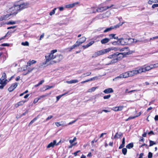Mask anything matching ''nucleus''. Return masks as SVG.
I'll use <instances>...</instances> for the list:
<instances>
[{"mask_svg":"<svg viewBox=\"0 0 158 158\" xmlns=\"http://www.w3.org/2000/svg\"><path fill=\"white\" fill-rule=\"evenodd\" d=\"M128 77H129V76L128 72H126L120 74L118 76L113 79V80H114L115 79L118 78H126Z\"/></svg>","mask_w":158,"mask_h":158,"instance_id":"obj_13","label":"nucleus"},{"mask_svg":"<svg viewBox=\"0 0 158 158\" xmlns=\"http://www.w3.org/2000/svg\"><path fill=\"white\" fill-rule=\"evenodd\" d=\"M152 152H150L148 153V158H152Z\"/></svg>","mask_w":158,"mask_h":158,"instance_id":"obj_45","label":"nucleus"},{"mask_svg":"<svg viewBox=\"0 0 158 158\" xmlns=\"http://www.w3.org/2000/svg\"><path fill=\"white\" fill-rule=\"evenodd\" d=\"M55 124L57 127H59L60 126L64 125L63 124H60L59 122H56L55 123Z\"/></svg>","mask_w":158,"mask_h":158,"instance_id":"obj_46","label":"nucleus"},{"mask_svg":"<svg viewBox=\"0 0 158 158\" xmlns=\"http://www.w3.org/2000/svg\"><path fill=\"white\" fill-rule=\"evenodd\" d=\"M91 74V72H87L86 73H84L83 74L82 76V77H84V76H89Z\"/></svg>","mask_w":158,"mask_h":158,"instance_id":"obj_39","label":"nucleus"},{"mask_svg":"<svg viewBox=\"0 0 158 158\" xmlns=\"http://www.w3.org/2000/svg\"><path fill=\"white\" fill-rule=\"evenodd\" d=\"M59 9L60 11H63L64 10V8L63 7H59Z\"/></svg>","mask_w":158,"mask_h":158,"instance_id":"obj_61","label":"nucleus"},{"mask_svg":"<svg viewBox=\"0 0 158 158\" xmlns=\"http://www.w3.org/2000/svg\"><path fill=\"white\" fill-rule=\"evenodd\" d=\"M127 149L125 148H123L122 150V152L124 155H126L127 154Z\"/></svg>","mask_w":158,"mask_h":158,"instance_id":"obj_35","label":"nucleus"},{"mask_svg":"<svg viewBox=\"0 0 158 158\" xmlns=\"http://www.w3.org/2000/svg\"><path fill=\"white\" fill-rule=\"evenodd\" d=\"M80 151L79 150L76 151V152L73 153V154L75 156H76L77 155V153L79 152H80Z\"/></svg>","mask_w":158,"mask_h":158,"instance_id":"obj_53","label":"nucleus"},{"mask_svg":"<svg viewBox=\"0 0 158 158\" xmlns=\"http://www.w3.org/2000/svg\"><path fill=\"white\" fill-rule=\"evenodd\" d=\"M154 68H156L158 67V63H156L153 64Z\"/></svg>","mask_w":158,"mask_h":158,"instance_id":"obj_64","label":"nucleus"},{"mask_svg":"<svg viewBox=\"0 0 158 158\" xmlns=\"http://www.w3.org/2000/svg\"><path fill=\"white\" fill-rule=\"evenodd\" d=\"M154 119L156 121L158 120V115H156L155 116L154 118Z\"/></svg>","mask_w":158,"mask_h":158,"instance_id":"obj_58","label":"nucleus"},{"mask_svg":"<svg viewBox=\"0 0 158 158\" xmlns=\"http://www.w3.org/2000/svg\"><path fill=\"white\" fill-rule=\"evenodd\" d=\"M57 52L56 49L53 50L49 53H48L45 56L46 61L43 63V64L44 65L47 64L52 60L55 59L56 57V55H55L54 53Z\"/></svg>","mask_w":158,"mask_h":158,"instance_id":"obj_1","label":"nucleus"},{"mask_svg":"<svg viewBox=\"0 0 158 158\" xmlns=\"http://www.w3.org/2000/svg\"><path fill=\"white\" fill-rule=\"evenodd\" d=\"M133 147V143H130L128 144L126 146V148L128 149L132 148Z\"/></svg>","mask_w":158,"mask_h":158,"instance_id":"obj_28","label":"nucleus"},{"mask_svg":"<svg viewBox=\"0 0 158 158\" xmlns=\"http://www.w3.org/2000/svg\"><path fill=\"white\" fill-rule=\"evenodd\" d=\"M44 36V33L42 34L40 36V40H41L42 38H43Z\"/></svg>","mask_w":158,"mask_h":158,"instance_id":"obj_59","label":"nucleus"},{"mask_svg":"<svg viewBox=\"0 0 158 158\" xmlns=\"http://www.w3.org/2000/svg\"><path fill=\"white\" fill-rule=\"evenodd\" d=\"M129 77H132L135 75L139 73H140L139 72V69H135L130 71L128 72Z\"/></svg>","mask_w":158,"mask_h":158,"instance_id":"obj_10","label":"nucleus"},{"mask_svg":"<svg viewBox=\"0 0 158 158\" xmlns=\"http://www.w3.org/2000/svg\"><path fill=\"white\" fill-rule=\"evenodd\" d=\"M115 34H110L109 35V36L110 37V39H114L116 40H117L118 39V36H115L116 35Z\"/></svg>","mask_w":158,"mask_h":158,"instance_id":"obj_21","label":"nucleus"},{"mask_svg":"<svg viewBox=\"0 0 158 158\" xmlns=\"http://www.w3.org/2000/svg\"><path fill=\"white\" fill-rule=\"evenodd\" d=\"M79 4V2H75L74 3L67 5L65 6V7L66 8H72L74 7L76 5H78Z\"/></svg>","mask_w":158,"mask_h":158,"instance_id":"obj_15","label":"nucleus"},{"mask_svg":"<svg viewBox=\"0 0 158 158\" xmlns=\"http://www.w3.org/2000/svg\"><path fill=\"white\" fill-rule=\"evenodd\" d=\"M107 52L108 51L107 50V48L95 52L94 54H93V55L92 56V57H96L98 56H100L102 55H103L104 54L107 53Z\"/></svg>","mask_w":158,"mask_h":158,"instance_id":"obj_7","label":"nucleus"},{"mask_svg":"<svg viewBox=\"0 0 158 158\" xmlns=\"http://www.w3.org/2000/svg\"><path fill=\"white\" fill-rule=\"evenodd\" d=\"M56 56V57L55 58L56 59V60L51 61V64H52L54 63L59 62L63 59V56L61 54L57 55Z\"/></svg>","mask_w":158,"mask_h":158,"instance_id":"obj_11","label":"nucleus"},{"mask_svg":"<svg viewBox=\"0 0 158 158\" xmlns=\"http://www.w3.org/2000/svg\"><path fill=\"white\" fill-rule=\"evenodd\" d=\"M39 100L38 99V98H36L34 99L33 102L34 103H36Z\"/></svg>","mask_w":158,"mask_h":158,"instance_id":"obj_52","label":"nucleus"},{"mask_svg":"<svg viewBox=\"0 0 158 158\" xmlns=\"http://www.w3.org/2000/svg\"><path fill=\"white\" fill-rule=\"evenodd\" d=\"M21 44L24 46H28L29 45V43L27 41H25L24 42H22Z\"/></svg>","mask_w":158,"mask_h":158,"instance_id":"obj_34","label":"nucleus"},{"mask_svg":"<svg viewBox=\"0 0 158 158\" xmlns=\"http://www.w3.org/2000/svg\"><path fill=\"white\" fill-rule=\"evenodd\" d=\"M102 112H105L106 113H107V112H110V111H109L108 110H102V112H100V113L101 114Z\"/></svg>","mask_w":158,"mask_h":158,"instance_id":"obj_54","label":"nucleus"},{"mask_svg":"<svg viewBox=\"0 0 158 158\" xmlns=\"http://www.w3.org/2000/svg\"><path fill=\"white\" fill-rule=\"evenodd\" d=\"M138 90H132L130 91H129L128 92V93H133L135 91H137Z\"/></svg>","mask_w":158,"mask_h":158,"instance_id":"obj_57","label":"nucleus"},{"mask_svg":"<svg viewBox=\"0 0 158 158\" xmlns=\"http://www.w3.org/2000/svg\"><path fill=\"white\" fill-rule=\"evenodd\" d=\"M113 92V90L111 88H109L106 89L104 90L103 91V92L105 94H108Z\"/></svg>","mask_w":158,"mask_h":158,"instance_id":"obj_20","label":"nucleus"},{"mask_svg":"<svg viewBox=\"0 0 158 158\" xmlns=\"http://www.w3.org/2000/svg\"><path fill=\"white\" fill-rule=\"evenodd\" d=\"M125 139L123 138L122 140V142L121 145L119 146V149H120L123 148L125 146Z\"/></svg>","mask_w":158,"mask_h":158,"instance_id":"obj_25","label":"nucleus"},{"mask_svg":"<svg viewBox=\"0 0 158 158\" xmlns=\"http://www.w3.org/2000/svg\"><path fill=\"white\" fill-rule=\"evenodd\" d=\"M127 49H128V48H126V47H125V48H122L121 49H120V50H119V51H120V52H122V51H124L126 50H128Z\"/></svg>","mask_w":158,"mask_h":158,"instance_id":"obj_47","label":"nucleus"},{"mask_svg":"<svg viewBox=\"0 0 158 158\" xmlns=\"http://www.w3.org/2000/svg\"><path fill=\"white\" fill-rule=\"evenodd\" d=\"M124 23L125 22H122V23H120L118 24L115 26H112V27H114V28H118L120 26H122Z\"/></svg>","mask_w":158,"mask_h":158,"instance_id":"obj_26","label":"nucleus"},{"mask_svg":"<svg viewBox=\"0 0 158 158\" xmlns=\"http://www.w3.org/2000/svg\"><path fill=\"white\" fill-rule=\"evenodd\" d=\"M50 94H51V93H50L49 94H46L45 95H42V96H39V97H38V99L39 100H40V99H41L43 98H44V97H47V96H48L49 95H50Z\"/></svg>","mask_w":158,"mask_h":158,"instance_id":"obj_31","label":"nucleus"},{"mask_svg":"<svg viewBox=\"0 0 158 158\" xmlns=\"http://www.w3.org/2000/svg\"><path fill=\"white\" fill-rule=\"evenodd\" d=\"M96 88L94 87H93L91 88V89H89L87 92H91L93 91H94L96 89Z\"/></svg>","mask_w":158,"mask_h":158,"instance_id":"obj_33","label":"nucleus"},{"mask_svg":"<svg viewBox=\"0 0 158 158\" xmlns=\"http://www.w3.org/2000/svg\"><path fill=\"white\" fill-rule=\"evenodd\" d=\"M132 53V51H129L127 52H124L123 53H119L118 52H115L111 55H110L107 59H106V61H109V59H114L116 58L117 57L120 55V54H123V55L131 54Z\"/></svg>","mask_w":158,"mask_h":158,"instance_id":"obj_4","label":"nucleus"},{"mask_svg":"<svg viewBox=\"0 0 158 158\" xmlns=\"http://www.w3.org/2000/svg\"><path fill=\"white\" fill-rule=\"evenodd\" d=\"M6 76L5 73H3L2 76L0 78V89H2L3 87L6 85L8 81L6 79Z\"/></svg>","mask_w":158,"mask_h":158,"instance_id":"obj_3","label":"nucleus"},{"mask_svg":"<svg viewBox=\"0 0 158 158\" xmlns=\"http://www.w3.org/2000/svg\"><path fill=\"white\" fill-rule=\"evenodd\" d=\"M78 81L77 79L71 80L70 81H67L66 82L68 84H73L77 83Z\"/></svg>","mask_w":158,"mask_h":158,"instance_id":"obj_23","label":"nucleus"},{"mask_svg":"<svg viewBox=\"0 0 158 158\" xmlns=\"http://www.w3.org/2000/svg\"><path fill=\"white\" fill-rule=\"evenodd\" d=\"M148 3L149 4L151 5L153 3H158V0H149Z\"/></svg>","mask_w":158,"mask_h":158,"instance_id":"obj_27","label":"nucleus"},{"mask_svg":"<svg viewBox=\"0 0 158 158\" xmlns=\"http://www.w3.org/2000/svg\"><path fill=\"white\" fill-rule=\"evenodd\" d=\"M111 97V95L110 94H109L107 95L104 96L103 97V98L105 99H108L110 98Z\"/></svg>","mask_w":158,"mask_h":158,"instance_id":"obj_42","label":"nucleus"},{"mask_svg":"<svg viewBox=\"0 0 158 158\" xmlns=\"http://www.w3.org/2000/svg\"><path fill=\"white\" fill-rule=\"evenodd\" d=\"M26 101H22L20 102H19L17 104H16L15 105L16 107L17 108L19 107V106H22L23 105L24 103L26 102Z\"/></svg>","mask_w":158,"mask_h":158,"instance_id":"obj_24","label":"nucleus"},{"mask_svg":"<svg viewBox=\"0 0 158 158\" xmlns=\"http://www.w3.org/2000/svg\"><path fill=\"white\" fill-rule=\"evenodd\" d=\"M0 45L2 46H9V44H7L6 43H4V44H2Z\"/></svg>","mask_w":158,"mask_h":158,"instance_id":"obj_51","label":"nucleus"},{"mask_svg":"<svg viewBox=\"0 0 158 158\" xmlns=\"http://www.w3.org/2000/svg\"><path fill=\"white\" fill-rule=\"evenodd\" d=\"M94 41H92L90 42H89L88 44H87V46H88V48L92 45L94 43Z\"/></svg>","mask_w":158,"mask_h":158,"instance_id":"obj_40","label":"nucleus"},{"mask_svg":"<svg viewBox=\"0 0 158 158\" xmlns=\"http://www.w3.org/2000/svg\"><path fill=\"white\" fill-rule=\"evenodd\" d=\"M36 62V61L34 60H32L31 61H30L28 62L27 63L28 64H29V66L31 65V64H35Z\"/></svg>","mask_w":158,"mask_h":158,"instance_id":"obj_30","label":"nucleus"},{"mask_svg":"<svg viewBox=\"0 0 158 158\" xmlns=\"http://www.w3.org/2000/svg\"><path fill=\"white\" fill-rule=\"evenodd\" d=\"M118 106H115L112 109V110H113V111H118Z\"/></svg>","mask_w":158,"mask_h":158,"instance_id":"obj_44","label":"nucleus"},{"mask_svg":"<svg viewBox=\"0 0 158 158\" xmlns=\"http://www.w3.org/2000/svg\"><path fill=\"white\" fill-rule=\"evenodd\" d=\"M150 144L149 145V147L152 146L156 144V143L152 140H150L149 141Z\"/></svg>","mask_w":158,"mask_h":158,"instance_id":"obj_36","label":"nucleus"},{"mask_svg":"<svg viewBox=\"0 0 158 158\" xmlns=\"http://www.w3.org/2000/svg\"><path fill=\"white\" fill-rule=\"evenodd\" d=\"M56 9V8H54L49 13L50 15H52L54 14L55 13V10Z\"/></svg>","mask_w":158,"mask_h":158,"instance_id":"obj_37","label":"nucleus"},{"mask_svg":"<svg viewBox=\"0 0 158 158\" xmlns=\"http://www.w3.org/2000/svg\"><path fill=\"white\" fill-rule=\"evenodd\" d=\"M19 11V10L18 6L17 5H14L10 8V15H15L17 14Z\"/></svg>","mask_w":158,"mask_h":158,"instance_id":"obj_9","label":"nucleus"},{"mask_svg":"<svg viewBox=\"0 0 158 158\" xmlns=\"http://www.w3.org/2000/svg\"><path fill=\"white\" fill-rule=\"evenodd\" d=\"M148 134L149 135H154V133L153 132V131H150L148 133Z\"/></svg>","mask_w":158,"mask_h":158,"instance_id":"obj_55","label":"nucleus"},{"mask_svg":"<svg viewBox=\"0 0 158 158\" xmlns=\"http://www.w3.org/2000/svg\"><path fill=\"white\" fill-rule=\"evenodd\" d=\"M16 23V22L15 21H10V25H13Z\"/></svg>","mask_w":158,"mask_h":158,"instance_id":"obj_60","label":"nucleus"},{"mask_svg":"<svg viewBox=\"0 0 158 158\" xmlns=\"http://www.w3.org/2000/svg\"><path fill=\"white\" fill-rule=\"evenodd\" d=\"M8 34H9V32H8L7 33V34H6V35H5V36H3V37H2L1 38H0V40H3V39H5V38L6 37H7V36H8Z\"/></svg>","mask_w":158,"mask_h":158,"instance_id":"obj_43","label":"nucleus"},{"mask_svg":"<svg viewBox=\"0 0 158 158\" xmlns=\"http://www.w3.org/2000/svg\"><path fill=\"white\" fill-rule=\"evenodd\" d=\"M107 50L108 51L107 52H109L111 50H114L116 51H119L120 48L118 47L110 48H107Z\"/></svg>","mask_w":158,"mask_h":158,"instance_id":"obj_17","label":"nucleus"},{"mask_svg":"<svg viewBox=\"0 0 158 158\" xmlns=\"http://www.w3.org/2000/svg\"><path fill=\"white\" fill-rule=\"evenodd\" d=\"M136 118L135 116H130L129 117V119L130 120L132 119H134Z\"/></svg>","mask_w":158,"mask_h":158,"instance_id":"obj_62","label":"nucleus"},{"mask_svg":"<svg viewBox=\"0 0 158 158\" xmlns=\"http://www.w3.org/2000/svg\"><path fill=\"white\" fill-rule=\"evenodd\" d=\"M18 83H15L13 84L11 86H10V92L13 91L17 86Z\"/></svg>","mask_w":158,"mask_h":158,"instance_id":"obj_22","label":"nucleus"},{"mask_svg":"<svg viewBox=\"0 0 158 158\" xmlns=\"http://www.w3.org/2000/svg\"><path fill=\"white\" fill-rule=\"evenodd\" d=\"M86 40V38L85 37H83L78 39L73 46L68 48L69 49V51L70 52L73 49L78 47L81 44L84 43Z\"/></svg>","mask_w":158,"mask_h":158,"instance_id":"obj_2","label":"nucleus"},{"mask_svg":"<svg viewBox=\"0 0 158 158\" xmlns=\"http://www.w3.org/2000/svg\"><path fill=\"white\" fill-rule=\"evenodd\" d=\"M140 73L143 72H145L151 70L149 65H147V64L141 66L139 68Z\"/></svg>","mask_w":158,"mask_h":158,"instance_id":"obj_8","label":"nucleus"},{"mask_svg":"<svg viewBox=\"0 0 158 158\" xmlns=\"http://www.w3.org/2000/svg\"><path fill=\"white\" fill-rule=\"evenodd\" d=\"M114 5H111L110 6H98L97 8L96 9L97 12H102L105 11H106L107 9H108L112 6Z\"/></svg>","mask_w":158,"mask_h":158,"instance_id":"obj_6","label":"nucleus"},{"mask_svg":"<svg viewBox=\"0 0 158 158\" xmlns=\"http://www.w3.org/2000/svg\"><path fill=\"white\" fill-rule=\"evenodd\" d=\"M129 54H130L123 55V54H120V55L118 56L116 58L112 59V60L109 61L106 64V65H109L115 63H117L118 61H119L123 57H124V56L126 55H129Z\"/></svg>","mask_w":158,"mask_h":158,"instance_id":"obj_5","label":"nucleus"},{"mask_svg":"<svg viewBox=\"0 0 158 158\" xmlns=\"http://www.w3.org/2000/svg\"><path fill=\"white\" fill-rule=\"evenodd\" d=\"M114 27H111L110 28H107L104 31V32L106 33L107 32L109 31H111L112 29H113Z\"/></svg>","mask_w":158,"mask_h":158,"instance_id":"obj_32","label":"nucleus"},{"mask_svg":"<svg viewBox=\"0 0 158 158\" xmlns=\"http://www.w3.org/2000/svg\"><path fill=\"white\" fill-rule=\"evenodd\" d=\"M53 117V116L52 115L50 116H48L46 119V121H47L49 119H50Z\"/></svg>","mask_w":158,"mask_h":158,"instance_id":"obj_50","label":"nucleus"},{"mask_svg":"<svg viewBox=\"0 0 158 158\" xmlns=\"http://www.w3.org/2000/svg\"><path fill=\"white\" fill-rule=\"evenodd\" d=\"M77 120V119L72 121V122H70V123H68V125H71L72 124H73V123H75Z\"/></svg>","mask_w":158,"mask_h":158,"instance_id":"obj_49","label":"nucleus"},{"mask_svg":"<svg viewBox=\"0 0 158 158\" xmlns=\"http://www.w3.org/2000/svg\"><path fill=\"white\" fill-rule=\"evenodd\" d=\"M150 67L151 68V69H153L154 68V67L153 64H150Z\"/></svg>","mask_w":158,"mask_h":158,"instance_id":"obj_63","label":"nucleus"},{"mask_svg":"<svg viewBox=\"0 0 158 158\" xmlns=\"http://www.w3.org/2000/svg\"><path fill=\"white\" fill-rule=\"evenodd\" d=\"M18 6L19 10V11L22 10L27 8L28 7V4L27 3H23L20 5H17Z\"/></svg>","mask_w":158,"mask_h":158,"instance_id":"obj_12","label":"nucleus"},{"mask_svg":"<svg viewBox=\"0 0 158 158\" xmlns=\"http://www.w3.org/2000/svg\"><path fill=\"white\" fill-rule=\"evenodd\" d=\"M157 7H158V4H154L152 6V8L153 9Z\"/></svg>","mask_w":158,"mask_h":158,"instance_id":"obj_48","label":"nucleus"},{"mask_svg":"<svg viewBox=\"0 0 158 158\" xmlns=\"http://www.w3.org/2000/svg\"><path fill=\"white\" fill-rule=\"evenodd\" d=\"M56 140H53V142H51L48 145L47 147V148H53L54 145H56Z\"/></svg>","mask_w":158,"mask_h":158,"instance_id":"obj_16","label":"nucleus"},{"mask_svg":"<svg viewBox=\"0 0 158 158\" xmlns=\"http://www.w3.org/2000/svg\"><path fill=\"white\" fill-rule=\"evenodd\" d=\"M44 80H42L40 82L38 83V84L39 85H40L42 84L44 82Z\"/></svg>","mask_w":158,"mask_h":158,"instance_id":"obj_56","label":"nucleus"},{"mask_svg":"<svg viewBox=\"0 0 158 158\" xmlns=\"http://www.w3.org/2000/svg\"><path fill=\"white\" fill-rule=\"evenodd\" d=\"M10 16V14H7L5 15L2 16L0 18V21L6 20Z\"/></svg>","mask_w":158,"mask_h":158,"instance_id":"obj_18","label":"nucleus"},{"mask_svg":"<svg viewBox=\"0 0 158 158\" xmlns=\"http://www.w3.org/2000/svg\"><path fill=\"white\" fill-rule=\"evenodd\" d=\"M37 119V118H35L32 120L29 124V125L32 124L33 123H34Z\"/></svg>","mask_w":158,"mask_h":158,"instance_id":"obj_38","label":"nucleus"},{"mask_svg":"<svg viewBox=\"0 0 158 158\" xmlns=\"http://www.w3.org/2000/svg\"><path fill=\"white\" fill-rule=\"evenodd\" d=\"M68 92H67V93H65L64 94L62 95H59V96H57L56 97V102H57L59 100V99L63 96L64 95H65L66 94H67L68 93Z\"/></svg>","mask_w":158,"mask_h":158,"instance_id":"obj_29","label":"nucleus"},{"mask_svg":"<svg viewBox=\"0 0 158 158\" xmlns=\"http://www.w3.org/2000/svg\"><path fill=\"white\" fill-rule=\"evenodd\" d=\"M86 12L88 14L95 13L97 12L96 9L94 7L87 8L86 9Z\"/></svg>","mask_w":158,"mask_h":158,"instance_id":"obj_14","label":"nucleus"},{"mask_svg":"<svg viewBox=\"0 0 158 158\" xmlns=\"http://www.w3.org/2000/svg\"><path fill=\"white\" fill-rule=\"evenodd\" d=\"M124 108V106H118V111H121Z\"/></svg>","mask_w":158,"mask_h":158,"instance_id":"obj_41","label":"nucleus"},{"mask_svg":"<svg viewBox=\"0 0 158 158\" xmlns=\"http://www.w3.org/2000/svg\"><path fill=\"white\" fill-rule=\"evenodd\" d=\"M110 40V39L107 38H105L102 39L101 40V43L102 44H105L108 42Z\"/></svg>","mask_w":158,"mask_h":158,"instance_id":"obj_19","label":"nucleus"}]
</instances>
